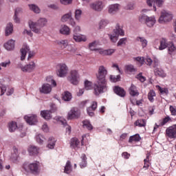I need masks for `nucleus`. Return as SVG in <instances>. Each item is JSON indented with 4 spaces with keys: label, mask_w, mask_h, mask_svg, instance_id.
Wrapping results in <instances>:
<instances>
[{
    "label": "nucleus",
    "mask_w": 176,
    "mask_h": 176,
    "mask_svg": "<svg viewBox=\"0 0 176 176\" xmlns=\"http://www.w3.org/2000/svg\"><path fill=\"white\" fill-rule=\"evenodd\" d=\"M108 71L105 67L101 65L99 67L98 74H96V82L94 84V94L100 96L101 93L107 91V80L105 79Z\"/></svg>",
    "instance_id": "obj_1"
},
{
    "label": "nucleus",
    "mask_w": 176,
    "mask_h": 176,
    "mask_svg": "<svg viewBox=\"0 0 176 176\" xmlns=\"http://www.w3.org/2000/svg\"><path fill=\"white\" fill-rule=\"evenodd\" d=\"M46 24H47V19L46 18H40L37 22H29V27L35 34H41V28H43Z\"/></svg>",
    "instance_id": "obj_2"
},
{
    "label": "nucleus",
    "mask_w": 176,
    "mask_h": 176,
    "mask_svg": "<svg viewBox=\"0 0 176 176\" xmlns=\"http://www.w3.org/2000/svg\"><path fill=\"white\" fill-rule=\"evenodd\" d=\"M139 21L143 24H146L150 28L153 27L156 23V19H155L154 16H148L146 14H142L140 16Z\"/></svg>",
    "instance_id": "obj_3"
},
{
    "label": "nucleus",
    "mask_w": 176,
    "mask_h": 176,
    "mask_svg": "<svg viewBox=\"0 0 176 176\" xmlns=\"http://www.w3.org/2000/svg\"><path fill=\"white\" fill-rule=\"evenodd\" d=\"M27 53H28V60L32 58L34 56H35V52L30 50V47L26 44H24L21 49V61L25 60V56H27Z\"/></svg>",
    "instance_id": "obj_4"
},
{
    "label": "nucleus",
    "mask_w": 176,
    "mask_h": 176,
    "mask_svg": "<svg viewBox=\"0 0 176 176\" xmlns=\"http://www.w3.org/2000/svg\"><path fill=\"white\" fill-rule=\"evenodd\" d=\"M173 20V14H170V12L163 10L161 12V15L158 20V22L160 24H164V23H168Z\"/></svg>",
    "instance_id": "obj_5"
},
{
    "label": "nucleus",
    "mask_w": 176,
    "mask_h": 176,
    "mask_svg": "<svg viewBox=\"0 0 176 176\" xmlns=\"http://www.w3.org/2000/svg\"><path fill=\"white\" fill-rule=\"evenodd\" d=\"M23 170L28 173V168L30 170L32 174H38L39 173V165L36 163H32L29 165L24 164L23 166Z\"/></svg>",
    "instance_id": "obj_6"
},
{
    "label": "nucleus",
    "mask_w": 176,
    "mask_h": 176,
    "mask_svg": "<svg viewBox=\"0 0 176 176\" xmlns=\"http://www.w3.org/2000/svg\"><path fill=\"white\" fill-rule=\"evenodd\" d=\"M68 74V67L65 63L59 65V69L56 71V75L59 78H65Z\"/></svg>",
    "instance_id": "obj_7"
},
{
    "label": "nucleus",
    "mask_w": 176,
    "mask_h": 176,
    "mask_svg": "<svg viewBox=\"0 0 176 176\" xmlns=\"http://www.w3.org/2000/svg\"><path fill=\"white\" fill-rule=\"evenodd\" d=\"M69 82L74 85L79 84V74L78 71L72 70L70 72V76L68 78Z\"/></svg>",
    "instance_id": "obj_8"
},
{
    "label": "nucleus",
    "mask_w": 176,
    "mask_h": 176,
    "mask_svg": "<svg viewBox=\"0 0 176 176\" xmlns=\"http://www.w3.org/2000/svg\"><path fill=\"white\" fill-rule=\"evenodd\" d=\"M80 116V110L73 108L69 111L67 114V120H72V119H78Z\"/></svg>",
    "instance_id": "obj_9"
},
{
    "label": "nucleus",
    "mask_w": 176,
    "mask_h": 176,
    "mask_svg": "<svg viewBox=\"0 0 176 176\" xmlns=\"http://www.w3.org/2000/svg\"><path fill=\"white\" fill-rule=\"evenodd\" d=\"M146 3L148 6H152L153 3V9L156 12V6L157 8H162L164 3V0H146Z\"/></svg>",
    "instance_id": "obj_10"
},
{
    "label": "nucleus",
    "mask_w": 176,
    "mask_h": 176,
    "mask_svg": "<svg viewBox=\"0 0 176 176\" xmlns=\"http://www.w3.org/2000/svg\"><path fill=\"white\" fill-rule=\"evenodd\" d=\"M166 133L169 138H176V124H173L167 128Z\"/></svg>",
    "instance_id": "obj_11"
},
{
    "label": "nucleus",
    "mask_w": 176,
    "mask_h": 176,
    "mask_svg": "<svg viewBox=\"0 0 176 176\" xmlns=\"http://www.w3.org/2000/svg\"><path fill=\"white\" fill-rule=\"evenodd\" d=\"M24 119L25 120L26 122L28 124H30V126H32L34 124H36V123L38 122V118L35 115L32 116H25Z\"/></svg>",
    "instance_id": "obj_12"
},
{
    "label": "nucleus",
    "mask_w": 176,
    "mask_h": 176,
    "mask_svg": "<svg viewBox=\"0 0 176 176\" xmlns=\"http://www.w3.org/2000/svg\"><path fill=\"white\" fill-rule=\"evenodd\" d=\"M35 68H36V64H35V62L31 61L28 65H25V68H23V72L31 73L34 72Z\"/></svg>",
    "instance_id": "obj_13"
},
{
    "label": "nucleus",
    "mask_w": 176,
    "mask_h": 176,
    "mask_svg": "<svg viewBox=\"0 0 176 176\" xmlns=\"http://www.w3.org/2000/svg\"><path fill=\"white\" fill-rule=\"evenodd\" d=\"M97 109V102H92L91 105L87 108V113L89 116H94V111Z\"/></svg>",
    "instance_id": "obj_14"
},
{
    "label": "nucleus",
    "mask_w": 176,
    "mask_h": 176,
    "mask_svg": "<svg viewBox=\"0 0 176 176\" xmlns=\"http://www.w3.org/2000/svg\"><path fill=\"white\" fill-rule=\"evenodd\" d=\"M28 151L30 156H36L39 153V148L34 145H30Z\"/></svg>",
    "instance_id": "obj_15"
},
{
    "label": "nucleus",
    "mask_w": 176,
    "mask_h": 176,
    "mask_svg": "<svg viewBox=\"0 0 176 176\" xmlns=\"http://www.w3.org/2000/svg\"><path fill=\"white\" fill-rule=\"evenodd\" d=\"M91 9L94 10H96V12H101L102 10V1H96L90 4Z\"/></svg>",
    "instance_id": "obj_16"
},
{
    "label": "nucleus",
    "mask_w": 176,
    "mask_h": 176,
    "mask_svg": "<svg viewBox=\"0 0 176 176\" xmlns=\"http://www.w3.org/2000/svg\"><path fill=\"white\" fill-rule=\"evenodd\" d=\"M113 91L120 97H124L126 96V91L124 89L119 86H116L113 89Z\"/></svg>",
    "instance_id": "obj_17"
},
{
    "label": "nucleus",
    "mask_w": 176,
    "mask_h": 176,
    "mask_svg": "<svg viewBox=\"0 0 176 176\" xmlns=\"http://www.w3.org/2000/svg\"><path fill=\"white\" fill-rule=\"evenodd\" d=\"M52 91V87L50 84H43L41 89H40V92L44 94H49Z\"/></svg>",
    "instance_id": "obj_18"
},
{
    "label": "nucleus",
    "mask_w": 176,
    "mask_h": 176,
    "mask_svg": "<svg viewBox=\"0 0 176 176\" xmlns=\"http://www.w3.org/2000/svg\"><path fill=\"white\" fill-rule=\"evenodd\" d=\"M113 32L115 35H117L119 36L120 35L121 36H124V30L120 28V25L119 23H117L116 25V28L113 30Z\"/></svg>",
    "instance_id": "obj_19"
},
{
    "label": "nucleus",
    "mask_w": 176,
    "mask_h": 176,
    "mask_svg": "<svg viewBox=\"0 0 176 176\" xmlns=\"http://www.w3.org/2000/svg\"><path fill=\"white\" fill-rule=\"evenodd\" d=\"M4 47L6 50H8V52H10L12 50H14V41L13 40H10L8 41H7L5 44H4Z\"/></svg>",
    "instance_id": "obj_20"
},
{
    "label": "nucleus",
    "mask_w": 176,
    "mask_h": 176,
    "mask_svg": "<svg viewBox=\"0 0 176 176\" xmlns=\"http://www.w3.org/2000/svg\"><path fill=\"white\" fill-rule=\"evenodd\" d=\"M41 115L45 120H50V119H52V111L50 110L41 111Z\"/></svg>",
    "instance_id": "obj_21"
},
{
    "label": "nucleus",
    "mask_w": 176,
    "mask_h": 176,
    "mask_svg": "<svg viewBox=\"0 0 176 176\" xmlns=\"http://www.w3.org/2000/svg\"><path fill=\"white\" fill-rule=\"evenodd\" d=\"M74 39L76 42H86L87 41V38L85 36H82L78 33L74 34Z\"/></svg>",
    "instance_id": "obj_22"
},
{
    "label": "nucleus",
    "mask_w": 176,
    "mask_h": 176,
    "mask_svg": "<svg viewBox=\"0 0 176 176\" xmlns=\"http://www.w3.org/2000/svg\"><path fill=\"white\" fill-rule=\"evenodd\" d=\"M72 17V12L69 11L68 13L65 14L63 16H61L60 21L62 23H67V21H69Z\"/></svg>",
    "instance_id": "obj_23"
},
{
    "label": "nucleus",
    "mask_w": 176,
    "mask_h": 176,
    "mask_svg": "<svg viewBox=\"0 0 176 176\" xmlns=\"http://www.w3.org/2000/svg\"><path fill=\"white\" fill-rule=\"evenodd\" d=\"M119 11V4H113L109 6V13L114 14Z\"/></svg>",
    "instance_id": "obj_24"
},
{
    "label": "nucleus",
    "mask_w": 176,
    "mask_h": 176,
    "mask_svg": "<svg viewBox=\"0 0 176 176\" xmlns=\"http://www.w3.org/2000/svg\"><path fill=\"white\" fill-rule=\"evenodd\" d=\"M11 34H13V23H9L6 27V36H9Z\"/></svg>",
    "instance_id": "obj_25"
},
{
    "label": "nucleus",
    "mask_w": 176,
    "mask_h": 176,
    "mask_svg": "<svg viewBox=\"0 0 176 176\" xmlns=\"http://www.w3.org/2000/svg\"><path fill=\"white\" fill-rule=\"evenodd\" d=\"M60 34H62L63 35H69L70 34L69 28L67 26V25H64L60 29Z\"/></svg>",
    "instance_id": "obj_26"
},
{
    "label": "nucleus",
    "mask_w": 176,
    "mask_h": 176,
    "mask_svg": "<svg viewBox=\"0 0 176 176\" xmlns=\"http://www.w3.org/2000/svg\"><path fill=\"white\" fill-rule=\"evenodd\" d=\"M62 98L64 101H69L72 100V94L69 91H66L62 94Z\"/></svg>",
    "instance_id": "obj_27"
},
{
    "label": "nucleus",
    "mask_w": 176,
    "mask_h": 176,
    "mask_svg": "<svg viewBox=\"0 0 176 176\" xmlns=\"http://www.w3.org/2000/svg\"><path fill=\"white\" fill-rule=\"evenodd\" d=\"M79 144H80L79 140H78L76 138H73L70 142V146L71 148H74V149H75V148H78V145H79Z\"/></svg>",
    "instance_id": "obj_28"
},
{
    "label": "nucleus",
    "mask_w": 176,
    "mask_h": 176,
    "mask_svg": "<svg viewBox=\"0 0 176 176\" xmlns=\"http://www.w3.org/2000/svg\"><path fill=\"white\" fill-rule=\"evenodd\" d=\"M29 8L32 12H34V13L39 14L41 13V9L39 7L35 4H29L28 5Z\"/></svg>",
    "instance_id": "obj_29"
},
{
    "label": "nucleus",
    "mask_w": 176,
    "mask_h": 176,
    "mask_svg": "<svg viewBox=\"0 0 176 176\" xmlns=\"http://www.w3.org/2000/svg\"><path fill=\"white\" fill-rule=\"evenodd\" d=\"M154 74L156 76H160L161 78H166V73L162 69L156 68L154 69Z\"/></svg>",
    "instance_id": "obj_30"
},
{
    "label": "nucleus",
    "mask_w": 176,
    "mask_h": 176,
    "mask_svg": "<svg viewBox=\"0 0 176 176\" xmlns=\"http://www.w3.org/2000/svg\"><path fill=\"white\" fill-rule=\"evenodd\" d=\"M64 173L66 174H70L72 173V165L71 164V161H67L65 166Z\"/></svg>",
    "instance_id": "obj_31"
},
{
    "label": "nucleus",
    "mask_w": 176,
    "mask_h": 176,
    "mask_svg": "<svg viewBox=\"0 0 176 176\" xmlns=\"http://www.w3.org/2000/svg\"><path fill=\"white\" fill-rule=\"evenodd\" d=\"M48 142L47 148H49V149H54L56 145V140H54V138L50 137Z\"/></svg>",
    "instance_id": "obj_32"
},
{
    "label": "nucleus",
    "mask_w": 176,
    "mask_h": 176,
    "mask_svg": "<svg viewBox=\"0 0 176 176\" xmlns=\"http://www.w3.org/2000/svg\"><path fill=\"white\" fill-rule=\"evenodd\" d=\"M82 162L80 164V167L81 168H84V167H86L87 166V157H86L85 154H82L81 156Z\"/></svg>",
    "instance_id": "obj_33"
},
{
    "label": "nucleus",
    "mask_w": 176,
    "mask_h": 176,
    "mask_svg": "<svg viewBox=\"0 0 176 176\" xmlns=\"http://www.w3.org/2000/svg\"><path fill=\"white\" fill-rule=\"evenodd\" d=\"M56 43L60 46L61 49H65L68 46V40L56 41Z\"/></svg>",
    "instance_id": "obj_34"
},
{
    "label": "nucleus",
    "mask_w": 176,
    "mask_h": 176,
    "mask_svg": "<svg viewBox=\"0 0 176 176\" xmlns=\"http://www.w3.org/2000/svg\"><path fill=\"white\" fill-rule=\"evenodd\" d=\"M133 141H135V142H138L141 141V137L140 136V134H135L134 135H132L129 138V142L131 143Z\"/></svg>",
    "instance_id": "obj_35"
},
{
    "label": "nucleus",
    "mask_w": 176,
    "mask_h": 176,
    "mask_svg": "<svg viewBox=\"0 0 176 176\" xmlns=\"http://www.w3.org/2000/svg\"><path fill=\"white\" fill-rule=\"evenodd\" d=\"M135 126H138V127H145L146 126V121L145 120H137L135 123Z\"/></svg>",
    "instance_id": "obj_36"
},
{
    "label": "nucleus",
    "mask_w": 176,
    "mask_h": 176,
    "mask_svg": "<svg viewBox=\"0 0 176 176\" xmlns=\"http://www.w3.org/2000/svg\"><path fill=\"white\" fill-rule=\"evenodd\" d=\"M168 54H173V53H175L176 52V47L174 45V43H170L168 45Z\"/></svg>",
    "instance_id": "obj_37"
},
{
    "label": "nucleus",
    "mask_w": 176,
    "mask_h": 176,
    "mask_svg": "<svg viewBox=\"0 0 176 176\" xmlns=\"http://www.w3.org/2000/svg\"><path fill=\"white\" fill-rule=\"evenodd\" d=\"M21 13V8H16L15 10L14 15V20L16 23H20V18H18L19 14Z\"/></svg>",
    "instance_id": "obj_38"
},
{
    "label": "nucleus",
    "mask_w": 176,
    "mask_h": 176,
    "mask_svg": "<svg viewBox=\"0 0 176 176\" xmlns=\"http://www.w3.org/2000/svg\"><path fill=\"white\" fill-rule=\"evenodd\" d=\"M168 45H167V41H166V39L163 38L160 41V45L159 47V50H164V49H166Z\"/></svg>",
    "instance_id": "obj_39"
},
{
    "label": "nucleus",
    "mask_w": 176,
    "mask_h": 176,
    "mask_svg": "<svg viewBox=\"0 0 176 176\" xmlns=\"http://www.w3.org/2000/svg\"><path fill=\"white\" fill-rule=\"evenodd\" d=\"M136 41L141 42L142 47H146L148 45V41L144 37H137Z\"/></svg>",
    "instance_id": "obj_40"
},
{
    "label": "nucleus",
    "mask_w": 176,
    "mask_h": 176,
    "mask_svg": "<svg viewBox=\"0 0 176 176\" xmlns=\"http://www.w3.org/2000/svg\"><path fill=\"white\" fill-rule=\"evenodd\" d=\"M120 75L113 76L111 75L109 77V79L111 82H113V83H116V82H120Z\"/></svg>",
    "instance_id": "obj_41"
},
{
    "label": "nucleus",
    "mask_w": 176,
    "mask_h": 176,
    "mask_svg": "<svg viewBox=\"0 0 176 176\" xmlns=\"http://www.w3.org/2000/svg\"><path fill=\"white\" fill-rule=\"evenodd\" d=\"M16 129H17V123L14 122H10L9 124V131H10V133H13L16 130Z\"/></svg>",
    "instance_id": "obj_42"
},
{
    "label": "nucleus",
    "mask_w": 176,
    "mask_h": 176,
    "mask_svg": "<svg viewBox=\"0 0 176 176\" xmlns=\"http://www.w3.org/2000/svg\"><path fill=\"white\" fill-rule=\"evenodd\" d=\"M156 96V93H155V91L151 90L148 94V98L151 102H153L154 99L153 97Z\"/></svg>",
    "instance_id": "obj_43"
},
{
    "label": "nucleus",
    "mask_w": 176,
    "mask_h": 176,
    "mask_svg": "<svg viewBox=\"0 0 176 176\" xmlns=\"http://www.w3.org/2000/svg\"><path fill=\"white\" fill-rule=\"evenodd\" d=\"M46 80H47L48 85H52V86H54V87H56V86H57V83L51 76L47 77Z\"/></svg>",
    "instance_id": "obj_44"
},
{
    "label": "nucleus",
    "mask_w": 176,
    "mask_h": 176,
    "mask_svg": "<svg viewBox=\"0 0 176 176\" xmlns=\"http://www.w3.org/2000/svg\"><path fill=\"white\" fill-rule=\"evenodd\" d=\"M108 24H109V21H108L107 19H102L100 21V22L99 23V27H100V28H104V27H107V25H108Z\"/></svg>",
    "instance_id": "obj_45"
},
{
    "label": "nucleus",
    "mask_w": 176,
    "mask_h": 176,
    "mask_svg": "<svg viewBox=\"0 0 176 176\" xmlns=\"http://www.w3.org/2000/svg\"><path fill=\"white\" fill-rule=\"evenodd\" d=\"M96 46H97L96 41H94L89 44V47L90 50H92L93 52H97L98 50V49L94 48V47H96Z\"/></svg>",
    "instance_id": "obj_46"
},
{
    "label": "nucleus",
    "mask_w": 176,
    "mask_h": 176,
    "mask_svg": "<svg viewBox=\"0 0 176 176\" xmlns=\"http://www.w3.org/2000/svg\"><path fill=\"white\" fill-rule=\"evenodd\" d=\"M109 36L111 41V42H113V43H116L118 42V40L119 39V36L117 34H109Z\"/></svg>",
    "instance_id": "obj_47"
},
{
    "label": "nucleus",
    "mask_w": 176,
    "mask_h": 176,
    "mask_svg": "<svg viewBox=\"0 0 176 176\" xmlns=\"http://www.w3.org/2000/svg\"><path fill=\"white\" fill-rule=\"evenodd\" d=\"M80 16H82V10H76L75 12V19L78 21L80 20Z\"/></svg>",
    "instance_id": "obj_48"
},
{
    "label": "nucleus",
    "mask_w": 176,
    "mask_h": 176,
    "mask_svg": "<svg viewBox=\"0 0 176 176\" xmlns=\"http://www.w3.org/2000/svg\"><path fill=\"white\" fill-rule=\"evenodd\" d=\"M144 165L143 166V168H146V170H148V168H149V155H146V158L144 160Z\"/></svg>",
    "instance_id": "obj_49"
},
{
    "label": "nucleus",
    "mask_w": 176,
    "mask_h": 176,
    "mask_svg": "<svg viewBox=\"0 0 176 176\" xmlns=\"http://www.w3.org/2000/svg\"><path fill=\"white\" fill-rule=\"evenodd\" d=\"M36 140L38 144H43V140H45V138L43 137V135L39 134L36 136Z\"/></svg>",
    "instance_id": "obj_50"
},
{
    "label": "nucleus",
    "mask_w": 176,
    "mask_h": 176,
    "mask_svg": "<svg viewBox=\"0 0 176 176\" xmlns=\"http://www.w3.org/2000/svg\"><path fill=\"white\" fill-rule=\"evenodd\" d=\"M158 87L159 91H160L161 94H168V89L167 88H162L160 86H157Z\"/></svg>",
    "instance_id": "obj_51"
},
{
    "label": "nucleus",
    "mask_w": 176,
    "mask_h": 176,
    "mask_svg": "<svg viewBox=\"0 0 176 176\" xmlns=\"http://www.w3.org/2000/svg\"><path fill=\"white\" fill-rule=\"evenodd\" d=\"M83 126L87 127L89 130H91L93 129V125L89 121H83L82 122Z\"/></svg>",
    "instance_id": "obj_52"
},
{
    "label": "nucleus",
    "mask_w": 176,
    "mask_h": 176,
    "mask_svg": "<svg viewBox=\"0 0 176 176\" xmlns=\"http://www.w3.org/2000/svg\"><path fill=\"white\" fill-rule=\"evenodd\" d=\"M91 82L89 81V80H85V89L86 90H91Z\"/></svg>",
    "instance_id": "obj_53"
},
{
    "label": "nucleus",
    "mask_w": 176,
    "mask_h": 176,
    "mask_svg": "<svg viewBox=\"0 0 176 176\" xmlns=\"http://www.w3.org/2000/svg\"><path fill=\"white\" fill-rule=\"evenodd\" d=\"M126 71L129 72H135V69L134 68V65H128L125 66Z\"/></svg>",
    "instance_id": "obj_54"
},
{
    "label": "nucleus",
    "mask_w": 176,
    "mask_h": 176,
    "mask_svg": "<svg viewBox=\"0 0 176 176\" xmlns=\"http://www.w3.org/2000/svg\"><path fill=\"white\" fill-rule=\"evenodd\" d=\"M170 120H171V118H170V116H166L165 118L163 119L162 122H161V123L160 124V126H164V124H166V123H167L168 122H170Z\"/></svg>",
    "instance_id": "obj_55"
},
{
    "label": "nucleus",
    "mask_w": 176,
    "mask_h": 176,
    "mask_svg": "<svg viewBox=\"0 0 176 176\" xmlns=\"http://www.w3.org/2000/svg\"><path fill=\"white\" fill-rule=\"evenodd\" d=\"M137 78L140 80L142 82H145L146 80V78L142 76V73H140L137 75Z\"/></svg>",
    "instance_id": "obj_56"
},
{
    "label": "nucleus",
    "mask_w": 176,
    "mask_h": 176,
    "mask_svg": "<svg viewBox=\"0 0 176 176\" xmlns=\"http://www.w3.org/2000/svg\"><path fill=\"white\" fill-rule=\"evenodd\" d=\"M127 41L126 38H120V41H118L117 45L118 46H122V45H126V41Z\"/></svg>",
    "instance_id": "obj_57"
},
{
    "label": "nucleus",
    "mask_w": 176,
    "mask_h": 176,
    "mask_svg": "<svg viewBox=\"0 0 176 176\" xmlns=\"http://www.w3.org/2000/svg\"><path fill=\"white\" fill-rule=\"evenodd\" d=\"M113 53H115V50L113 49L105 50V56H112Z\"/></svg>",
    "instance_id": "obj_58"
},
{
    "label": "nucleus",
    "mask_w": 176,
    "mask_h": 176,
    "mask_svg": "<svg viewBox=\"0 0 176 176\" xmlns=\"http://www.w3.org/2000/svg\"><path fill=\"white\" fill-rule=\"evenodd\" d=\"M50 111L51 113H54V112H56L57 111V107H56V104H54V103H52L50 104Z\"/></svg>",
    "instance_id": "obj_59"
},
{
    "label": "nucleus",
    "mask_w": 176,
    "mask_h": 176,
    "mask_svg": "<svg viewBox=\"0 0 176 176\" xmlns=\"http://www.w3.org/2000/svg\"><path fill=\"white\" fill-rule=\"evenodd\" d=\"M136 61H138V63H140V65H144V63H145V60L144 58V57H137L135 58Z\"/></svg>",
    "instance_id": "obj_60"
},
{
    "label": "nucleus",
    "mask_w": 176,
    "mask_h": 176,
    "mask_svg": "<svg viewBox=\"0 0 176 176\" xmlns=\"http://www.w3.org/2000/svg\"><path fill=\"white\" fill-rule=\"evenodd\" d=\"M0 89H1L0 96H3V94H5L6 91V86H5L4 85H1L0 87Z\"/></svg>",
    "instance_id": "obj_61"
},
{
    "label": "nucleus",
    "mask_w": 176,
    "mask_h": 176,
    "mask_svg": "<svg viewBox=\"0 0 176 176\" xmlns=\"http://www.w3.org/2000/svg\"><path fill=\"white\" fill-rule=\"evenodd\" d=\"M62 5H71L72 0H60Z\"/></svg>",
    "instance_id": "obj_62"
},
{
    "label": "nucleus",
    "mask_w": 176,
    "mask_h": 176,
    "mask_svg": "<svg viewBox=\"0 0 176 176\" xmlns=\"http://www.w3.org/2000/svg\"><path fill=\"white\" fill-rule=\"evenodd\" d=\"M69 24L72 27H75L76 25V22H75V19H74L72 16L69 19Z\"/></svg>",
    "instance_id": "obj_63"
},
{
    "label": "nucleus",
    "mask_w": 176,
    "mask_h": 176,
    "mask_svg": "<svg viewBox=\"0 0 176 176\" xmlns=\"http://www.w3.org/2000/svg\"><path fill=\"white\" fill-rule=\"evenodd\" d=\"M169 109L171 113V115H173V116H176V109L170 105Z\"/></svg>",
    "instance_id": "obj_64"
}]
</instances>
